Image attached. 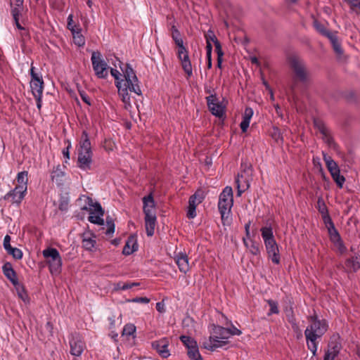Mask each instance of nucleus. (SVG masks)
Segmentation results:
<instances>
[{
    "label": "nucleus",
    "mask_w": 360,
    "mask_h": 360,
    "mask_svg": "<svg viewBox=\"0 0 360 360\" xmlns=\"http://www.w3.org/2000/svg\"><path fill=\"white\" fill-rule=\"evenodd\" d=\"M316 208L321 216L328 214V207L322 197L318 198Z\"/></svg>",
    "instance_id": "obj_37"
},
{
    "label": "nucleus",
    "mask_w": 360,
    "mask_h": 360,
    "mask_svg": "<svg viewBox=\"0 0 360 360\" xmlns=\"http://www.w3.org/2000/svg\"><path fill=\"white\" fill-rule=\"evenodd\" d=\"M127 302H137V303H143L147 304L150 302V299H148L146 297H134L133 299H128L127 300Z\"/></svg>",
    "instance_id": "obj_54"
},
{
    "label": "nucleus",
    "mask_w": 360,
    "mask_h": 360,
    "mask_svg": "<svg viewBox=\"0 0 360 360\" xmlns=\"http://www.w3.org/2000/svg\"><path fill=\"white\" fill-rule=\"evenodd\" d=\"M210 336L209 342L204 345V348L214 351L219 347H223L226 345L229 342L228 339L231 335H239L241 331L232 326L231 328H226L222 326L212 325L210 327Z\"/></svg>",
    "instance_id": "obj_2"
},
{
    "label": "nucleus",
    "mask_w": 360,
    "mask_h": 360,
    "mask_svg": "<svg viewBox=\"0 0 360 360\" xmlns=\"http://www.w3.org/2000/svg\"><path fill=\"white\" fill-rule=\"evenodd\" d=\"M169 341L167 338H163L159 340L154 341L152 342V347L162 358H167L169 355V351L168 346Z\"/></svg>",
    "instance_id": "obj_13"
},
{
    "label": "nucleus",
    "mask_w": 360,
    "mask_h": 360,
    "mask_svg": "<svg viewBox=\"0 0 360 360\" xmlns=\"http://www.w3.org/2000/svg\"><path fill=\"white\" fill-rule=\"evenodd\" d=\"M17 290H18V295L19 297L23 300V301H25L26 299L27 298V293L23 288V286L22 285L20 284L19 286H17L15 287Z\"/></svg>",
    "instance_id": "obj_55"
},
{
    "label": "nucleus",
    "mask_w": 360,
    "mask_h": 360,
    "mask_svg": "<svg viewBox=\"0 0 360 360\" xmlns=\"http://www.w3.org/2000/svg\"><path fill=\"white\" fill-rule=\"evenodd\" d=\"M106 224H107V230L105 231L106 235L112 234L115 231V224L113 219L110 216L106 217Z\"/></svg>",
    "instance_id": "obj_46"
},
{
    "label": "nucleus",
    "mask_w": 360,
    "mask_h": 360,
    "mask_svg": "<svg viewBox=\"0 0 360 360\" xmlns=\"http://www.w3.org/2000/svg\"><path fill=\"white\" fill-rule=\"evenodd\" d=\"M323 158L326 165L327 169L330 172L333 180L337 185L342 188L345 179L343 176L340 175V169L337 163L332 159V158L326 153H323Z\"/></svg>",
    "instance_id": "obj_9"
},
{
    "label": "nucleus",
    "mask_w": 360,
    "mask_h": 360,
    "mask_svg": "<svg viewBox=\"0 0 360 360\" xmlns=\"http://www.w3.org/2000/svg\"><path fill=\"white\" fill-rule=\"evenodd\" d=\"M314 27L316 29L317 32H319L323 36L328 38L330 35H332L333 33L331 32L330 30H328L324 25L319 22L318 20L314 21Z\"/></svg>",
    "instance_id": "obj_27"
},
{
    "label": "nucleus",
    "mask_w": 360,
    "mask_h": 360,
    "mask_svg": "<svg viewBox=\"0 0 360 360\" xmlns=\"http://www.w3.org/2000/svg\"><path fill=\"white\" fill-rule=\"evenodd\" d=\"M336 248L338 252L341 254H345L347 252V248L345 247L342 238L333 243Z\"/></svg>",
    "instance_id": "obj_47"
},
{
    "label": "nucleus",
    "mask_w": 360,
    "mask_h": 360,
    "mask_svg": "<svg viewBox=\"0 0 360 360\" xmlns=\"http://www.w3.org/2000/svg\"><path fill=\"white\" fill-rule=\"evenodd\" d=\"M58 209L60 210V211H67L68 209V200L66 199H62L60 201V203H59V206H58Z\"/></svg>",
    "instance_id": "obj_61"
},
{
    "label": "nucleus",
    "mask_w": 360,
    "mask_h": 360,
    "mask_svg": "<svg viewBox=\"0 0 360 360\" xmlns=\"http://www.w3.org/2000/svg\"><path fill=\"white\" fill-rule=\"evenodd\" d=\"M130 289V286L129 285L128 283H122V282H118L115 285V290H125Z\"/></svg>",
    "instance_id": "obj_59"
},
{
    "label": "nucleus",
    "mask_w": 360,
    "mask_h": 360,
    "mask_svg": "<svg viewBox=\"0 0 360 360\" xmlns=\"http://www.w3.org/2000/svg\"><path fill=\"white\" fill-rule=\"evenodd\" d=\"M82 246L88 250L92 251L96 244V236L91 233H84L82 236Z\"/></svg>",
    "instance_id": "obj_19"
},
{
    "label": "nucleus",
    "mask_w": 360,
    "mask_h": 360,
    "mask_svg": "<svg viewBox=\"0 0 360 360\" xmlns=\"http://www.w3.org/2000/svg\"><path fill=\"white\" fill-rule=\"evenodd\" d=\"M103 215H100V214H90L88 217V220L93 224L103 225L104 220L103 219Z\"/></svg>",
    "instance_id": "obj_39"
},
{
    "label": "nucleus",
    "mask_w": 360,
    "mask_h": 360,
    "mask_svg": "<svg viewBox=\"0 0 360 360\" xmlns=\"http://www.w3.org/2000/svg\"><path fill=\"white\" fill-rule=\"evenodd\" d=\"M117 60L119 62V66L123 72L124 79L120 77L122 75L118 70L112 68H110V74L115 79V86L117 89L119 90V87L122 89L124 87L130 88L131 92H134L139 96L141 95L142 92L139 85V79L131 65L127 63L123 69L122 68L123 63L120 60Z\"/></svg>",
    "instance_id": "obj_1"
},
{
    "label": "nucleus",
    "mask_w": 360,
    "mask_h": 360,
    "mask_svg": "<svg viewBox=\"0 0 360 360\" xmlns=\"http://www.w3.org/2000/svg\"><path fill=\"white\" fill-rule=\"evenodd\" d=\"M70 346L71 354L79 356L85 348V343L79 335H75L70 340Z\"/></svg>",
    "instance_id": "obj_12"
},
{
    "label": "nucleus",
    "mask_w": 360,
    "mask_h": 360,
    "mask_svg": "<svg viewBox=\"0 0 360 360\" xmlns=\"http://www.w3.org/2000/svg\"><path fill=\"white\" fill-rule=\"evenodd\" d=\"M67 27L71 32H74L77 30V27H80L79 25H76L73 22V15L70 14L68 17V25Z\"/></svg>",
    "instance_id": "obj_49"
},
{
    "label": "nucleus",
    "mask_w": 360,
    "mask_h": 360,
    "mask_svg": "<svg viewBox=\"0 0 360 360\" xmlns=\"http://www.w3.org/2000/svg\"><path fill=\"white\" fill-rule=\"evenodd\" d=\"M136 332V326L132 323L126 324L122 330V335L130 336Z\"/></svg>",
    "instance_id": "obj_44"
},
{
    "label": "nucleus",
    "mask_w": 360,
    "mask_h": 360,
    "mask_svg": "<svg viewBox=\"0 0 360 360\" xmlns=\"http://www.w3.org/2000/svg\"><path fill=\"white\" fill-rule=\"evenodd\" d=\"M137 250L136 240L134 236H129L126 242L125 245L122 250V253L124 255H129Z\"/></svg>",
    "instance_id": "obj_20"
},
{
    "label": "nucleus",
    "mask_w": 360,
    "mask_h": 360,
    "mask_svg": "<svg viewBox=\"0 0 360 360\" xmlns=\"http://www.w3.org/2000/svg\"><path fill=\"white\" fill-rule=\"evenodd\" d=\"M221 214V223L223 226H230L232 222L231 210H219Z\"/></svg>",
    "instance_id": "obj_32"
},
{
    "label": "nucleus",
    "mask_w": 360,
    "mask_h": 360,
    "mask_svg": "<svg viewBox=\"0 0 360 360\" xmlns=\"http://www.w3.org/2000/svg\"><path fill=\"white\" fill-rule=\"evenodd\" d=\"M143 213L145 214V226L148 236H152L154 234L155 226L156 224V216L153 212L155 207V201L152 193L143 198Z\"/></svg>",
    "instance_id": "obj_5"
},
{
    "label": "nucleus",
    "mask_w": 360,
    "mask_h": 360,
    "mask_svg": "<svg viewBox=\"0 0 360 360\" xmlns=\"http://www.w3.org/2000/svg\"><path fill=\"white\" fill-rule=\"evenodd\" d=\"M129 91H130V88L124 89L119 87V96L121 97L122 102L124 103V108L127 110H129L131 108V104L130 102V96L129 94Z\"/></svg>",
    "instance_id": "obj_23"
},
{
    "label": "nucleus",
    "mask_w": 360,
    "mask_h": 360,
    "mask_svg": "<svg viewBox=\"0 0 360 360\" xmlns=\"http://www.w3.org/2000/svg\"><path fill=\"white\" fill-rule=\"evenodd\" d=\"M176 263L181 272L186 273L188 270V257L185 255H181L176 259Z\"/></svg>",
    "instance_id": "obj_24"
},
{
    "label": "nucleus",
    "mask_w": 360,
    "mask_h": 360,
    "mask_svg": "<svg viewBox=\"0 0 360 360\" xmlns=\"http://www.w3.org/2000/svg\"><path fill=\"white\" fill-rule=\"evenodd\" d=\"M79 146L80 150L79 151H82L84 152L85 153H93L91 150V146L89 138V135L86 131H83L82 134Z\"/></svg>",
    "instance_id": "obj_21"
},
{
    "label": "nucleus",
    "mask_w": 360,
    "mask_h": 360,
    "mask_svg": "<svg viewBox=\"0 0 360 360\" xmlns=\"http://www.w3.org/2000/svg\"><path fill=\"white\" fill-rule=\"evenodd\" d=\"M30 88L33 96L42 95L44 88V81L39 82L30 83Z\"/></svg>",
    "instance_id": "obj_31"
},
{
    "label": "nucleus",
    "mask_w": 360,
    "mask_h": 360,
    "mask_svg": "<svg viewBox=\"0 0 360 360\" xmlns=\"http://www.w3.org/2000/svg\"><path fill=\"white\" fill-rule=\"evenodd\" d=\"M27 174L28 172L27 171L20 172L18 174L16 181L18 184L27 186Z\"/></svg>",
    "instance_id": "obj_41"
},
{
    "label": "nucleus",
    "mask_w": 360,
    "mask_h": 360,
    "mask_svg": "<svg viewBox=\"0 0 360 360\" xmlns=\"http://www.w3.org/2000/svg\"><path fill=\"white\" fill-rule=\"evenodd\" d=\"M18 193L16 191H14V189H13L4 195V200L11 199V201L13 203L20 204L21 202L18 201Z\"/></svg>",
    "instance_id": "obj_43"
},
{
    "label": "nucleus",
    "mask_w": 360,
    "mask_h": 360,
    "mask_svg": "<svg viewBox=\"0 0 360 360\" xmlns=\"http://www.w3.org/2000/svg\"><path fill=\"white\" fill-rule=\"evenodd\" d=\"M11 236H8V235H6L4 237L3 245H4V249L6 251L12 247L11 245V243H11Z\"/></svg>",
    "instance_id": "obj_62"
},
{
    "label": "nucleus",
    "mask_w": 360,
    "mask_h": 360,
    "mask_svg": "<svg viewBox=\"0 0 360 360\" xmlns=\"http://www.w3.org/2000/svg\"><path fill=\"white\" fill-rule=\"evenodd\" d=\"M253 115V110L251 108H246L244 112L243 120L250 122Z\"/></svg>",
    "instance_id": "obj_56"
},
{
    "label": "nucleus",
    "mask_w": 360,
    "mask_h": 360,
    "mask_svg": "<svg viewBox=\"0 0 360 360\" xmlns=\"http://www.w3.org/2000/svg\"><path fill=\"white\" fill-rule=\"evenodd\" d=\"M345 268L349 271H356L360 269V255L349 258L345 262Z\"/></svg>",
    "instance_id": "obj_22"
},
{
    "label": "nucleus",
    "mask_w": 360,
    "mask_h": 360,
    "mask_svg": "<svg viewBox=\"0 0 360 360\" xmlns=\"http://www.w3.org/2000/svg\"><path fill=\"white\" fill-rule=\"evenodd\" d=\"M286 319L288 323L291 324V326L295 325L297 323L295 316L292 310H290L287 312Z\"/></svg>",
    "instance_id": "obj_57"
},
{
    "label": "nucleus",
    "mask_w": 360,
    "mask_h": 360,
    "mask_svg": "<svg viewBox=\"0 0 360 360\" xmlns=\"http://www.w3.org/2000/svg\"><path fill=\"white\" fill-rule=\"evenodd\" d=\"M323 137V140L324 141V142H326L328 145H329L330 146H331L332 145L334 144V141H333V138L331 137V136L330 135V133H329V131H328L325 134H322Z\"/></svg>",
    "instance_id": "obj_58"
},
{
    "label": "nucleus",
    "mask_w": 360,
    "mask_h": 360,
    "mask_svg": "<svg viewBox=\"0 0 360 360\" xmlns=\"http://www.w3.org/2000/svg\"><path fill=\"white\" fill-rule=\"evenodd\" d=\"M6 252L8 255H11L15 259H21L22 258V252L19 248L11 247Z\"/></svg>",
    "instance_id": "obj_40"
},
{
    "label": "nucleus",
    "mask_w": 360,
    "mask_h": 360,
    "mask_svg": "<svg viewBox=\"0 0 360 360\" xmlns=\"http://www.w3.org/2000/svg\"><path fill=\"white\" fill-rule=\"evenodd\" d=\"M27 186L17 184L14 188V191L18 193V201L22 202L25 198V193H27Z\"/></svg>",
    "instance_id": "obj_36"
},
{
    "label": "nucleus",
    "mask_w": 360,
    "mask_h": 360,
    "mask_svg": "<svg viewBox=\"0 0 360 360\" xmlns=\"http://www.w3.org/2000/svg\"><path fill=\"white\" fill-rule=\"evenodd\" d=\"M262 237L272 262L278 264L280 262L279 250L277 243L275 240L272 228L264 226L261 229Z\"/></svg>",
    "instance_id": "obj_6"
},
{
    "label": "nucleus",
    "mask_w": 360,
    "mask_h": 360,
    "mask_svg": "<svg viewBox=\"0 0 360 360\" xmlns=\"http://www.w3.org/2000/svg\"><path fill=\"white\" fill-rule=\"evenodd\" d=\"M172 37L178 47L184 46L183 39L181 37L180 32L175 26L172 27Z\"/></svg>",
    "instance_id": "obj_34"
},
{
    "label": "nucleus",
    "mask_w": 360,
    "mask_h": 360,
    "mask_svg": "<svg viewBox=\"0 0 360 360\" xmlns=\"http://www.w3.org/2000/svg\"><path fill=\"white\" fill-rule=\"evenodd\" d=\"M91 60L96 75L100 79L106 78L108 75L109 67L107 63L102 58L101 53L94 51Z\"/></svg>",
    "instance_id": "obj_8"
},
{
    "label": "nucleus",
    "mask_w": 360,
    "mask_h": 360,
    "mask_svg": "<svg viewBox=\"0 0 360 360\" xmlns=\"http://www.w3.org/2000/svg\"><path fill=\"white\" fill-rule=\"evenodd\" d=\"M187 349V354L191 360H201V355L199 352L198 347L196 342H195V344L190 345V347Z\"/></svg>",
    "instance_id": "obj_25"
},
{
    "label": "nucleus",
    "mask_w": 360,
    "mask_h": 360,
    "mask_svg": "<svg viewBox=\"0 0 360 360\" xmlns=\"http://www.w3.org/2000/svg\"><path fill=\"white\" fill-rule=\"evenodd\" d=\"M233 203V190L231 187L226 186L219 196V210H231Z\"/></svg>",
    "instance_id": "obj_11"
},
{
    "label": "nucleus",
    "mask_w": 360,
    "mask_h": 360,
    "mask_svg": "<svg viewBox=\"0 0 360 360\" xmlns=\"http://www.w3.org/2000/svg\"><path fill=\"white\" fill-rule=\"evenodd\" d=\"M205 99L210 112L217 117H223L225 112V105H223L217 94H210L206 96Z\"/></svg>",
    "instance_id": "obj_10"
},
{
    "label": "nucleus",
    "mask_w": 360,
    "mask_h": 360,
    "mask_svg": "<svg viewBox=\"0 0 360 360\" xmlns=\"http://www.w3.org/2000/svg\"><path fill=\"white\" fill-rule=\"evenodd\" d=\"M51 177L52 181H55L58 186H61L63 185L65 173L61 168L60 165H58L53 168Z\"/></svg>",
    "instance_id": "obj_18"
},
{
    "label": "nucleus",
    "mask_w": 360,
    "mask_h": 360,
    "mask_svg": "<svg viewBox=\"0 0 360 360\" xmlns=\"http://www.w3.org/2000/svg\"><path fill=\"white\" fill-rule=\"evenodd\" d=\"M81 28L77 27V30L74 32H72L73 35L74 43L78 46H83L85 44V39L83 35L81 33Z\"/></svg>",
    "instance_id": "obj_30"
},
{
    "label": "nucleus",
    "mask_w": 360,
    "mask_h": 360,
    "mask_svg": "<svg viewBox=\"0 0 360 360\" xmlns=\"http://www.w3.org/2000/svg\"><path fill=\"white\" fill-rule=\"evenodd\" d=\"M217 67L221 68L222 63V57L224 56V52L222 51L221 46L219 45L217 46Z\"/></svg>",
    "instance_id": "obj_53"
},
{
    "label": "nucleus",
    "mask_w": 360,
    "mask_h": 360,
    "mask_svg": "<svg viewBox=\"0 0 360 360\" xmlns=\"http://www.w3.org/2000/svg\"><path fill=\"white\" fill-rule=\"evenodd\" d=\"M30 74L31 76L30 83L39 82L44 81L41 74L40 72H37L35 71V68L33 66V63L31 64Z\"/></svg>",
    "instance_id": "obj_35"
},
{
    "label": "nucleus",
    "mask_w": 360,
    "mask_h": 360,
    "mask_svg": "<svg viewBox=\"0 0 360 360\" xmlns=\"http://www.w3.org/2000/svg\"><path fill=\"white\" fill-rule=\"evenodd\" d=\"M310 325L307 326L304 331L305 338L307 342V347L316 355L317 350L316 339L321 338L328 329V325L326 320H320L316 315L309 317Z\"/></svg>",
    "instance_id": "obj_3"
},
{
    "label": "nucleus",
    "mask_w": 360,
    "mask_h": 360,
    "mask_svg": "<svg viewBox=\"0 0 360 360\" xmlns=\"http://www.w3.org/2000/svg\"><path fill=\"white\" fill-rule=\"evenodd\" d=\"M204 37L206 39V44L208 45V43L212 46V43L214 44L215 46V51H217V46H221L220 42L216 37L214 33L212 30H208L207 33L206 34H204Z\"/></svg>",
    "instance_id": "obj_29"
},
{
    "label": "nucleus",
    "mask_w": 360,
    "mask_h": 360,
    "mask_svg": "<svg viewBox=\"0 0 360 360\" xmlns=\"http://www.w3.org/2000/svg\"><path fill=\"white\" fill-rule=\"evenodd\" d=\"M291 327L293 331L296 333L297 338H300L302 336V330H300L297 323H296L295 325H292Z\"/></svg>",
    "instance_id": "obj_64"
},
{
    "label": "nucleus",
    "mask_w": 360,
    "mask_h": 360,
    "mask_svg": "<svg viewBox=\"0 0 360 360\" xmlns=\"http://www.w3.org/2000/svg\"><path fill=\"white\" fill-rule=\"evenodd\" d=\"M177 55L179 59L181 61V65L184 71L190 75L192 73V68L188 52L184 46H180L178 47Z\"/></svg>",
    "instance_id": "obj_14"
},
{
    "label": "nucleus",
    "mask_w": 360,
    "mask_h": 360,
    "mask_svg": "<svg viewBox=\"0 0 360 360\" xmlns=\"http://www.w3.org/2000/svg\"><path fill=\"white\" fill-rule=\"evenodd\" d=\"M328 235L332 243L341 239L340 235L335 226L328 229Z\"/></svg>",
    "instance_id": "obj_42"
},
{
    "label": "nucleus",
    "mask_w": 360,
    "mask_h": 360,
    "mask_svg": "<svg viewBox=\"0 0 360 360\" xmlns=\"http://www.w3.org/2000/svg\"><path fill=\"white\" fill-rule=\"evenodd\" d=\"M179 339L184 343V345L186 347L187 349H188L190 347V345L195 344V342H196L191 337L186 336V335H181Z\"/></svg>",
    "instance_id": "obj_51"
},
{
    "label": "nucleus",
    "mask_w": 360,
    "mask_h": 360,
    "mask_svg": "<svg viewBox=\"0 0 360 360\" xmlns=\"http://www.w3.org/2000/svg\"><path fill=\"white\" fill-rule=\"evenodd\" d=\"M328 39L330 40L334 51L338 54H342L343 51L342 49L341 44L338 41V36L333 33Z\"/></svg>",
    "instance_id": "obj_28"
},
{
    "label": "nucleus",
    "mask_w": 360,
    "mask_h": 360,
    "mask_svg": "<svg viewBox=\"0 0 360 360\" xmlns=\"http://www.w3.org/2000/svg\"><path fill=\"white\" fill-rule=\"evenodd\" d=\"M270 135L273 139L277 143H283V136L280 129L278 127H274L270 131Z\"/></svg>",
    "instance_id": "obj_38"
},
{
    "label": "nucleus",
    "mask_w": 360,
    "mask_h": 360,
    "mask_svg": "<svg viewBox=\"0 0 360 360\" xmlns=\"http://www.w3.org/2000/svg\"><path fill=\"white\" fill-rule=\"evenodd\" d=\"M42 255L49 266L51 273H59L62 266V259L59 252L56 248H48L43 250Z\"/></svg>",
    "instance_id": "obj_7"
},
{
    "label": "nucleus",
    "mask_w": 360,
    "mask_h": 360,
    "mask_svg": "<svg viewBox=\"0 0 360 360\" xmlns=\"http://www.w3.org/2000/svg\"><path fill=\"white\" fill-rule=\"evenodd\" d=\"M267 303L269 304L270 307L269 312L268 313V316H270L273 314H278V302L276 301H274L273 300H268Z\"/></svg>",
    "instance_id": "obj_45"
},
{
    "label": "nucleus",
    "mask_w": 360,
    "mask_h": 360,
    "mask_svg": "<svg viewBox=\"0 0 360 360\" xmlns=\"http://www.w3.org/2000/svg\"><path fill=\"white\" fill-rule=\"evenodd\" d=\"M321 217L327 229L333 228V226H335L331 217L329 215V213L326 215H322Z\"/></svg>",
    "instance_id": "obj_52"
},
{
    "label": "nucleus",
    "mask_w": 360,
    "mask_h": 360,
    "mask_svg": "<svg viewBox=\"0 0 360 360\" xmlns=\"http://www.w3.org/2000/svg\"><path fill=\"white\" fill-rule=\"evenodd\" d=\"M243 243L245 244V245L249 248L250 250V252L254 255H257L259 254L260 252V249H259V243L253 241V240H250V245H249L248 243H247L245 238H243Z\"/></svg>",
    "instance_id": "obj_33"
},
{
    "label": "nucleus",
    "mask_w": 360,
    "mask_h": 360,
    "mask_svg": "<svg viewBox=\"0 0 360 360\" xmlns=\"http://www.w3.org/2000/svg\"><path fill=\"white\" fill-rule=\"evenodd\" d=\"M86 205L82 207V210H86L89 214H100L104 215V210L101 204L98 202H94L90 197H87L86 200Z\"/></svg>",
    "instance_id": "obj_16"
},
{
    "label": "nucleus",
    "mask_w": 360,
    "mask_h": 360,
    "mask_svg": "<svg viewBox=\"0 0 360 360\" xmlns=\"http://www.w3.org/2000/svg\"><path fill=\"white\" fill-rule=\"evenodd\" d=\"M290 68L292 72V86L294 89L297 82L306 83L309 77L307 65L303 59L297 56H292L288 59Z\"/></svg>",
    "instance_id": "obj_4"
},
{
    "label": "nucleus",
    "mask_w": 360,
    "mask_h": 360,
    "mask_svg": "<svg viewBox=\"0 0 360 360\" xmlns=\"http://www.w3.org/2000/svg\"><path fill=\"white\" fill-rule=\"evenodd\" d=\"M333 352L328 351L325 355L323 360H334L335 358L337 356V355L339 353V349L337 346L333 347Z\"/></svg>",
    "instance_id": "obj_48"
},
{
    "label": "nucleus",
    "mask_w": 360,
    "mask_h": 360,
    "mask_svg": "<svg viewBox=\"0 0 360 360\" xmlns=\"http://www.w3.org/2000/svg\"><path fill=\"white\" fill-rule=\"evenodd\" d=\"M2 271L4 276L12 283L15 287L20 285L16 272L13 269L11 263L8 262H6L2 266Z\"/></svg>",
    "instance_id": "obj_17"
},
{
    "label": "nucleus",
    "mask_w": 360,
    "mask_h": 360,
    "mask_svg": "<svg viewBox=\"0 0 360 360\" xmlns=\"http://www.w3.org/2000/svg\"><path fill=\"white\" fill-rule=\"evenodd\" d=\"M20 8L21 7L14 6L11 10V13L13 18V20H16L19 18V15H20Z\"/></svg>",
    "instance_id": "obj_63"
},
{
    "label": "nucleus",
    "mask_w": 360,
    "mask_h": 360,
    "mask_svg": "<svg viewBox=\"0 0 360 360\" xmlns=\"http://www.w3.org/2000/svg\"><path fill=\"white\" fill-rule=\"evenodd\" d=\"M202 191L200 189H198L194 195H193L190 197L189 200H188V207H196L197 205L202 202Z\"/></svg>",
    "instance_id": "obj_26"
},
{
    "label": "nucleus",
    "mask_w": 360,
    "mask_h": 360,
    "mask_svg": "<svg viewBox=\"0 0 360 360\" xmlns=\"http://www.w3.org/2000/svg\"><path fill=\"white\" fill-rule=\"evenodd\" d=\"M93 153H85L82 151H79L77 166L83 170L91 169L92 163Z\"/></svg>",
    "instance_id": "obj_15"
},
{
    "label": "nucleus",
    "mask_w": 360,
    "mask_h": 360,
    "mask_svg": "<svg viewBox=\"0 0 360 360\" xmlns=\"http://www.w3.org/2000/svg\"><path fill=\"white\" fill-rule=\"evenodd\" d=\"M314 123L315 127L319 129L321 134H325L328 131H329L321 120H315Z\"/></svg>",
    "instance_id": "obj_50"
},
{
    "label": "nucleus",
    "mask_w": 360,
    "mask_h": 360,
    "mask_svg": "<svg viewBox=\"0 0 360 360\" xmlns=\"http://www.w3.org/2000/svg\"><path fill=\"white\" fill-rule=\"evenodd\" d=\"M236 183L237 184V195L240 196L248 187V184L246 185V187L245 186H241L240 184V180L238 177L236 179Z\"/></svg>",
    "instance_id": "obj_60"
}]
</instances>
